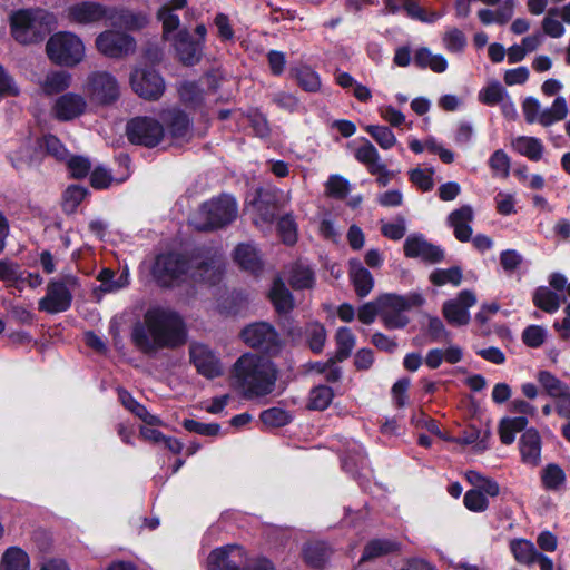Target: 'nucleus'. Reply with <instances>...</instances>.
<instances>
[{
	"label": "nucleus",
	"mask_w": 570,
	"mask_h": 570,
	"mask_svg": "<svg viewBox=\"0 0 570 570\" xmlns=\"http://www.w3.org/2000/svg\"><path fill=\"white\" fill-rule=\"evenodd\" d=\"M532 302L539 309L553 314L560 307L559 295L547 286H539L532 295Z\"/></svg>",
	"instance_id": "473e14b6"
},
{
	"label": "nucleus",
	"mask_w": 570,
	"mask_h": 570,
	"mask_svg": "<svg viewBox=\"0 0 570 570\" xmlns=\"http://www.w3.org/2000/svg\"><path fill=\"white\" fill-rule=\"evenodd\" d=\"M87 90L92 101L101 106L115 104L120 96L117 79L107 71H95L89 75Z\"/></svg>",
	"instance_id": "ddd939ff"
},
{
	"label": "nucleus",
	"mask_w": 570,
	"mask_h": 570,
	"mask_svg": "<svg viewBox=\"0 0 570 570\" xmlns=\"http://www.w3.org/2000/svg\"><path fill=\"white\" fill-rule=\"evenodd\" d=\"M566 473L557 463H549L542 470L541 481L547 490H558L566 482Z\"/></svg>",
	"instance_id": "09e8293b"
},
{
	"label": "nucleus",
	"mask_w": 570,
	"mask_h": 570,
	"mask_svg": "<svg viewBox=\"0 0 570 570\" xmlns=\"http://www.w3.org/2000/svg\"><path fill=\"white\" fill-rule=\"evenodd\" d=\"M289 77L306 92H317L321 89L320 75L307 65L291 67Z\"/></svg>",
	"instance_id": "c756f323"
},
{
	"label": "nucleus",
	"mask_w": 570,
	"mask_h": 570,
	"mask_svg": "<svg viewBox=\"0 0 570 570\" xmlns=\"http://www.w3.org/2000/svg\"><path fill=\"white\" fill-rule=\"evenodd\" d=\"M463 274L460 266H452L449 268H436L430 274V282L435 286H444L452 284L459 286L462 283Z\"/></svg>",
	"instance_id": "79ce46f5"
},
{
	"label": "nucleus",
	"mask_w": 570,
	"mask_h": 570,
	"mask_svg": "<svg viewBox=\"0 0 570 570\" xmlns=\"http://www.w3.org/2000/svg\"><path fill=\"white\" fill-rule=\"evenodd\" d=\"M326 341V330L323 324L315 323L307 331V344L314 354L322 353Z\"/></svg>",
	"instance_id": "bf43d9fd"
},
{
	"label": "nucleus",
	"mask_w": 570,
	"mask_h": 570,
	"mask_svg": "<svg viewBox=\"0 0 570 570\" xmlns=\"http://www.w3.org/2000/svg\"><path fill=\"white\" fill-rule=\"evenodd\" d=\"M334 399V391L331 386L320 384L311 389L308 394L307 410L325 411Z\"/></svg>",
	"instance_id": "c9c22d12"
},
{
	"label": "nucleus",
	"mask_w": 570,
	"mask_h": 570,
	"mask_svg": "<svg viewBox=\"0 0 570 570\" xmlns=\"http://www.w3.org/2000/svg\"><path fill=\"white\" fill-rule=\"evenodd\" d=\"M277 233L285 245L293 246L297 243V224L291 214H285L278 219Z\"/></svg>",
	"instance_id": "8fccbe9b"
},
{
	"label": "nucleus",
	"mask_w": 570,
	"mask_h": 570,
	"mask_svg": "<svg viewBox=\"0 0 570 570\" xmlns=\"http://www.w3.org/2000/svg\"><path fill=\"white\" fill-rule=\"evenodd\" d=\"M88 194V188L83 186L76 184L68 186L62 194V212L67 215L75 214Z\"/></svg>",
	"instance_id": "e433bc0d"
},
{
	"label": "nucleus",
	"mask_w": 570,
	"mask_h": 570,
	"mask_svg": "<svg viewBox=\"0 0 570 570\" xmlns=\"http://www.w3.org/2000/svg\"><path fill=\"white\" fill-rule=\"evenodd\" d=\"M332 554V549L325 541L306 542L302 549L304 562L313 569H323Z\"/></svg>",
	"instance_id": "bb28decb"
},
{
	"label": "nucleus",
	"mask_w": 570,
	"mask_h": 570,
	"mask_svg": "<svg viewBox=\"0 0 570 570\" xmlns=\"http://www.w3.org/2000/svg\"><path fill=\"white\" fill-rule=\"evenodd\" d=\"M191 268L190 257L181 252L167 250L155 256L150 275L161 289H174L180 286Z\"/></svg>",
	"instance_id": "20e7f679"
},
{
	"label": "nucleus",
	"mask_w": 570,
	"mask_h": 570,
	"mask_svg": "<svg viewBox=\"0 0 570 570\" xmlns=\"http://www.w3.org/2000/svg\"><path fill=\"white\" fill-rule=\"evenodd\" d=\"M9 160L12 167L18 171L38 167L41 164V158L38 150L29 146L16 150L9 156Z\"/></svg>",
	"instance_id": "72a5a7b5"
},
{
	"label": "nucleus",
	"mask_w": 570,
	"mask_h": 570,
	"mask_svg": "<svg viewBox=\"0 0 570 570\" xmlns=\"http://www.w3.org/2000/svg\"><path fill=\"white\" fill-rule=\"evenodd\" d=\"M426 334L430 342H448L451 340V333L445 328L443 322L438 316H429Z\"/></svg>",
	"instance_id": "680f3d73"
},
{
	"label": "nucleus",
	"mask_w": 570,
	"mask_h": 570,
	"mask_svg": "<svg viewBox=\"0 0 570 570\" xmlns=\"http://www.w3.org/2000/svg\"><path fill=\"white\" fill-rule=\"evenodd\" d=\"M126 136L132 145L154 148L164 139L165 129L163 124L153 117L137 116L128 120Z\"/></svg>",
	"instance_id": "9d476101"
},
{
	"label": "nucleus",
	"mask_w": 570,
	"mask_h": 570,
	"mask_svg": "<svg viewBox=\"0 0 570 570\" xmlns=\"http://www.w3.org/2000/svg\"><path fill=\"white\" fill-rule=\"evenodd\" d=\"M247 563V553L243 547L227 544L210 551L207 570H245Z\"/></svg>",
	"instance_id": "2eb2a0df"
},
{
	"label": "nucleus",
	"mask_w": 570,
	"mask_h": 570,
	"mask_svg": "<svg viewBox=\"0 0 570 570\" xmlns=\"http://www.w3.org/2000/svg\"><path fill=\"white\" fill-rule=\"evenodd\" d=\"M268 298L275 308V312L282 318V327L287 331L288 334H293V328H286V323L292 324L293 320L289 317V313L295 307V299L291 291L286 287L285 283L281 277H276L273 281L272 287L268 293Z\"/></svg>",
	"instance_id": "a211bd4d"
},
{
	"label": "nucleus",
	"mask_w": 570,
	"mask_h": 570,
	"mask_svg": "<svg viewBox=\"0 0 570 570\" xmlns=\"http://www.w3.org/2000/svg\"><path fill=\"white\" fill-rule=\"evenodd\" d=\"M259 420L266 426L283 428L292 422L293 416L288 411L274 406L262 411Z\"/></svg>",
	"instance_id": "de8ad7c7"
},
{
	"label": "nucleus",
	"mask_w": 570,
	"mask_h": 570,
	"mask_svg": "<svg viewBox=\"0 0 570 570\" xmlns=\"http://www.w3.org/2000/svg\"><path fill=\"white\" fill-rule=\"evenodd\" d=\"M243 342L264 354L275 356L282 350V340L276 328L267 322H255L240 332Z\"/></svg>",
	"instance_id": "1a4fd4ad"
},
{
	"label": "nucleus",
	"mask_w": 570,
	"mask_h": 570,
	"mask_svg": "<svg viewBox=\"0 0 570 570\" xmlns=\"http://www.w3.org/2000/svg\"><path fill=\"white\" fill-rule=\"evenodd\" d=\"M326 194L335 199H344L350 193V183L341 175H331L325 185Z\"/></svg>",
	"instance_id": "4d7b16f0"
},
{
	"label": "nucleus",
	"mask_w": 570,
	"mask_h": 570,
	"mask_svg": "<svg viewBox=\"0 0 570 570\" xmlns=\"http://www.w3.org/2000/svg\"><path fill=\"white\" fill-rule=\"evenodd\" d=\"M568 115V105L566 98L562 96L557 97L550 108H546L539 115L538 121L543 127H549L552 124L563 120Z\"/></svg>",
	"instance_id": "4c0bfd02"
},
{
	"label": "nucleus",
	"mask_w": 570,
	"mask_h": 570,
	"mask_svg": "<svg viewBox=\"0 0 570 570\" xmlns=\"http://www.w3.org/2000/svg\"><path fill=\"white\" fill-rule=\"evenodd\" d=\"M156 18L163 24V36L165 39H167L171 32L180 30V19L178 14L173 12V8L168 4H163L157 10Z\"/></svg>",
	"instance_id": "3c124183"
},
{
	"label": "nucleus",
	"mask_w": 570,
	"mask_h": 570,
	"mask_svg": "<svg viewBox=\"0 0 570 570\" xmlns=\"http://www.w3.org/2000/svg\"><path fill=\"white\" fill-rule=\"evenodd\" d=\"M546 340V331L540 325H529L522 332V342L531 348L540 347Z\"/></svg>",
	"instance_id": "0e129e2a"
},
{
	"label": "nucleus",
	"mask_w": 570,
	"mask_h": 570,
	"mask_svg": "<svg viewBox=\"0 0 570 570\" xmlns=\"http://www.w3.org/2000/svg\"><path fill=\"white\" fill-rule=\"evenodd\" d=\"M39 147L45 149L46 154L53 157L58 161H66L69 157V151L62 141L52 134L43 135L39 141Z\"/></svg>",
	"instance_id": "a18cd8bd"
},
{
	"label": "nucleus",
	"mask_w": 570,
	"mask_h": 570,
	"mask_svg": "<svg viewBox=\"0 0 570 570\" xmlns=\"http://www.w3.org/2000/svg\"><path fill=\"white\" fill-rule=\"evenodd\" d=\"M50 19L51 14L41 9L17 10L10 16L11 36L22 45L38 43L45 39Z\"/></svg>",
	"instance_id": "39448f33"
},
{
	"label": "nucleus",
	"mask_w": 570,
	"mask_h": 570,
	"mask_svg": "<svg viewBox=\"0 0 570 570\" xmlns=\"http://www.w3.org/2000/svg\"><path fill=\"white\" fill-rule=\"evenodd\" d=\"M288 283L294 291L313 289L316 284L315 272L309 265L296 264L291 271Z\"/></svg>",
	"instance_id": "2f4dec72"
},
{
	"label": "nucleus",
	"mask_w": 570,
	"mask_h": 570,
	"mask_svg": "<svg viewBox=\"0 0 570 570\" xmlns=\"http://www.w3.org/2000/svg\"><path fill=\"white\" fill-rule=\"evenodd\" d=\"M443 42L450 52H461L466 46V38L461 30L453 28L445 32Z\"/></svg>",
	"instance_id": "69168bd1"
},
{
	"label": "nucleus",
	"mask_w": 570,
	"mask_h": 570,
	"mask_svg": "<svg viewBox=\"0 0 570 570\" xmlns=\"http://www.w3.org/2000/svg\"><path fill=\"white\" fill-rule=\"evenodd\" d=\"M214 24L217 28V37L222 42L234 40L235 32L226 13L218 12L214 18Z\"/></svg>",
	"instance_id": "338daca9"
},
{
	"label": "nucleus",
	"mask_w": 570,
	"mask_h": 570,
	"mask_svg": "<svg viewBox=\"0 0 570 570\" xmlns=\"http://www.w3.org/2000/svg\"><path fill=\"white\" fill-rule=\"evenodd\" d=\"M189 356L197 373L204 377L213 380L223 374L220 361L206 345L198 344L190 346Z\"/></svg>",
	"instance_id": "6ab92c4d"
},
{
	"label": "nucleus",
	"mask_w": 570,
	"mask_h": 570,
	"mask_svg": "<svg viewBox=\"0 0 570 570\" xmlns=\"http://www.w3.org/2000/svg\"><path fill=\"white\" fill-rule=\"evenodd\" d=\"M181 102L191 109H197L204 104V90L195 81H185L179 88Z\"/></svg>",
	"instance_id": "a19ab883"
},
{
	"label": "nucleus",
	"mask_w": 570,
	"mask_h": 570,
	"mask_svg": "<svg viewBox=\"0 0 570 570\" xmlns=\"http://www.w3.org/2000/svg\"><path fill=\"white\" fill-rule=\"evenodd\" d=\"M188 340V330L183 316L175 309L149 307L142 321L134 323L130 333L132 345L142 354L151 355L159 350H176Z\"/></svg>",
	"instance_id": "f257e3e1"
},
{
	"label": "nucleus",
	"mask_w": 570,
	"mask_h": 570,
	"mask_svg": "<svg viewBox=\"0 0 570 570\" xmlns=\"http://www.w3.org/2000/svg\"><path fill=\"white\" fill-rule=\"evenodd\" d=\"M190 259L199 261L193 268L191 278L202 284L215 286L220 283L225 272L223 257L213 247L203 246L194 249Z\"/></svg>",
	"instance_id": "6e6552de"
},
{
	"label": "nucleus",
	"mask_w": 570,
	"mask_h": 570,
	"mask_svg": "<svg viewBox=\"0 0 570 570\" xmlns=\"http://www.w3.org/2000/svg\"><path fill=\"white\" fill-rule=\"evenodd\" d=\"M365 131L379 144L382 149H391L396 144V137L386 126L368 125Z\"/></svg>",
	"instance_id": "603ef678"
},
{
	"label": "nucleus",
	"mask_w": 570,
	"mask_h": 570,
	"mask_svg": "<svg viewBox=\"0 0 570 570\" xmlns=\"http://www.w3.org/2000/svg\"><path fill=\"white\" fill-rule=\"evenodd\" d=\"M163 121L165 122L169 135L175 138H184L191 126V119L184 110L179 108H171L163 115Z\"/></svg>",
	"instance_id": "c85d7f7f"
},
{
	"label": "nucleus",
	"mask_w": 570,
	"mask_h": 570,
	"mask_svg": "<svg viewBox=\"0 0 570 570\" xmlns=\"http://www.w3.org/2000/svg\"><path fill=\"white\" fill-rule=\"evenodd\" d=\"M464 507L472 512H483L489 507V500L481 490H468L463 498Z\"/></svg>",
	"instance_id": "052dcab7"
},
{
	"label": "nucleus",
	"mask_w": 570,
	"mask_h": 570,
	"mask_svg": "<svg viewBox=\"0 0 570 570\" xmlns=\"http://www.w3.org/2000/svg\"><path fill=\"white\" fill-rule=\"evenodd\" d=\"M476 304V296L470 289L461 291L456 298L449 299L443 304L442 313L450 325L463 326L470 322L469 308Z\"/></svg>",
	"instance_id": "dca6fc26"
},
{
	"label": "nucleus",
	"mask_w": 570,
	"mask_h": 570,
	"mask_svg": "<svg viewBox=\"0 0 570 570\" xmlns=\"http://www.w3.org/2000/svg\"><path fill=\"white\" fill-rule=\"evenodd\" d=\"M489 166L494 173L508 177L510 173V158L503 149H498L490 156Z\"/></svg>",
	"instance_id": "774afa93"
},
{
	"label": "nucleus",
	"mask_w": 570,
	"mask_h": 570,
	"mask_svg": "<svg viewBox=\"0 0 570 570\" xmlns=\"http://www.w3.org/2000/svg\"><path fill=\"white\" fill-rule=\"evenodd\" d=\"M67 17L78 24L96 23L107 17V8L99 2L81 1L68 8Z\"/></svg>",
	"instance_id": "412c9836"
},
{
	"label": "nucleus",
	"mask_w": 570,
	"mask_h": 570,
	"mask_svg": "<svg viewBox=\"0 0 570 570\" xmlns=\"http://www.w3.org/2000/svg\"><path fill=\"white\" fill-rule=\"evenodd\" d=\"M424 302L425 299L420 293H409L407 295L384 293L379 295L383 326L389 331L406 327L410 318L404 312L410 311L412 307H420Z\"/></svg>",
	"instance_id": "423d86ee"
},
{
	"label": "nucleus",
	"mask_w": 570,
	"mask_h": 570,
	"mask_svg": "<svg viewBox=\"0 0 570 570\" xmlns=\"http://www.w3.org/2000/svg\"><path fill=\"white\" fill-rule=\"evenodd\" d=\"M513 148L532 161H539L543 154V144L537 137L520 136L513 141Z\"/></svg>",
	"instance_id": "f704fd0d"
},
{
	"label": "nucleus",
	"mask_w": 570,
	"mask_h": 570,
	"mask_svg": "<svg viewBox=\"0 0 570 570\" xmlns=\"http://www.w3.org/2000/svg\"><path fill=\"white\" fill-rule=\"evenodd\" d=\"M46 51L55 65L75 67L83 59L85 46L78 36L63 31L49 38Z\"/></svg>",
	"instance_id": "0eeeda50"
},
{
	"label": "nucleus",
	"mask_w": 570,
	"mask_h": 570,
	"mask_svg": "<svg viewBox=\"0 0 570 570\" xmlns=\"http://www.w3.org/2000/svg\"><path fill=\"white\" fill-rule=\"evenodd\" d=\"M400 550V543L390 539H372L363 549L360 562H366Z\"/></svg>",
	"instance_id": "7c9ffc66"
},
{
	"label": "nucleus",
	"mask_w": 570,
	"mask_h": 570,
	"mask_svg": "<svg viewBox=\"0 0 570 570\" xmlns=\"http://www.w3.org/2000/svg\"><path fill=\"white\" fill-rule=\"evenodd\" d=\"M114 27L128 31H140L149 22V18L145 12H135L130 9H119L109 17Z\"/></svg>",
	"instance_id": "a878e982"
},
{
	"label": "nucleus",
	"mask_w": 570,
	"mask_h": 570,
	"mask_svg": "<svg viewBox=\"0 0 570 570\" xmlns=\"http://www.w3.org/2000/svg\"><path fill=\"white\" fill-rule=\"evenodd\" d=\"M336 352L333 356L336 361L343 362L347 360L355 346V335L351 328L342 326L335 334Z\"/></svg>",
	"instance_id": "58836bf2"
},
{
	"label": "nucleus",
	"mask_w": 570,
	"mask_h": 570,
	"mask_svg": "<svg viewBox=\"0 0 570 570\" xmlns=\"http://www.w3.org/2000/svg\"><path fill=\"white\" fill-rule=\"evenodd\" d=\"M230 373L234 386L246 400L272 394L278 379V368L271 358L249 352L237 358Z\"/></svg>",
	"instance_id": "f03ea898"
},
{
	"label": "nucleus",
	"mask_w": 570,
	"mask_h": 570,
	"mask_svg": "<svg viewBox=\"0 0 570 570\" xmlns=\"http://www.w3.org/2000/svg\"><path fill=\"white\" fill-rule=\"evenodd\" d=\"M173 47L179 62L186 67L198 65L204 56L202 42H197L187 28L176 32L173 38Z\"/></svg>",
	"instance_id": "f3484780"
},
{
	"label": "nucleus",
	"mask_w": 570,
	"mask_h": 570,
	"mask_svg": "<svg viewBox=\"0 0 570 570\" xmlns=\"http://www.w3.org/2000/svg\"><path fill=\"white\" fill-rule=\"evenodd\" d=\"M238 214L236 198L226 193L213 196L203 202L190 219L195 230L202 233L215 232L230 225Z\"/></svg>",
	"instance_id": "7ed1b4c3"
},
{
	"label": "nucleus",
	"mask_w": 570,
	"mask_h": 570,
	"mask_svg": "<svg viewBox=\"0 0 570 570\" xmlns=\"http://www.w3.org/2000/svg\"><path fill=\"white\" fill-rule=\"evenodd\" d=\"M537 380L547 395L554 400L563 395V393L569 389L564 382L547 370L539 371Z\"/></svg>",
	"instance_id": "ea45409f"
},
{
	"label": "nucleus",
	"mask_w": 570,
	"mask_h": 570,
	"mask_svg": "<svg viewBox=\"0 0 570 570\" xmlns=\"http://www.w3.org/2000/svg\"><path fill=\"white\" fill-rule=\"evenodd\" d=\"M505 94L504 87L499 81H494L480 90L479 100L487 106H495L503 101Z\"/></svg>",
	"instance_id": "6e6d98bb"
},
{
	"label": "nucleus",
	"mask_w": 570,
	"mask_h": 570,
	"mask_svg": "<svg viewBox=\"0 0 570 570\" xmlns=\"http://www.w3.org/2000/svg\"><path fill=\"white\" fill-rule=\"evenodd\" d=\"M181 425L186 431L204 436H216L220 432L218 423H203L193 419H184Z\"/></svg>",
	"instance_id": "13d9d810"
},
{
	"label": "nucleus",
	"mask_w": 570,
	"mask_h": 570,
	"mask_svg": "<svg viewBox=\"0 0 570 570\" xmlns=\"http://www.w3.org/2000/svg\"><path fill=\"white\" fill-rule=\"evenodd\" d=\"M558 14L559 10L557 8H551L548 10L547 16L542 20V30L551 38H560L564 33V27L562 22L553 18Z\"/></svg>",
	"instance_id": "e2e57ef3"
},
{
	"label": "nucleus",
	"mask_w": 570,
	"mask_h": 570,
	"mask_svg": "<svg viewBox=\"0 0 570 570\" xmlns=\"http://www.w3.org/2000/svg\"><path fill=\"white\" fill-rule=\"evenodd\" d=\"M350 279L355 294L360 298L366 297L374 287L373 275L358 261H350Z\"/></svg>",
	"instance_id": "cd10ccee"
},
{
	"label": "nucleus",
	"mask_w": 570,
	"mask_h": 570,
	"mask_svg": "<svg viewBox=\"0 0 570 570\" xmlns=\"http://www.w3.org/2000/svg\"><path fill=\"white\" fill-rule=\"evenodd\" d=\"M510 550L519 563L532 564L538 552L534 544L527 539H513L510 542Z\"/></svg>",
	"instance_id": "c03bdc74"
},
{
	"label": "nucleus",
	"mask_w": 570,
	"mask_h": 570,
	"mask_svg": "<svg viewBox=\"0 0 570 570\" xmlns=\"http://www.w3.org/2000/svg\"><path fill=\"white\" fill-rule=\"evenodd\" d=\"M252 205L263 223L271 224L275 220L278 210V199L275 193L257 189Z\"/></svg>",
	"instance_id": "b1692460"
},
{
	"label": "nucleus",
	"mask_w": 570,
	"mask_h": 570,
	"mask_svg": "<svg viewBox=\"0 0 570 570\" xmlns=\"http://www.w3.org/2000/svg\"><path fill=\"white\" fill-rule=\"evenodd\" d=\"M77 277L69 275L62 279H51L47 286L46 295L39 299L38 309L48 314L67 312L72 304V294L68 285H73Z\"/></svg>",
	"instance_id": "9b49d317"
},
{
	"label": "nucleus",
	"mask_w": 570,
	"mask_h": 570,
	"mask_svg": "<svg viewBox=\"0 0 570 570\" xmlns=\"http://www.w3.org/2000/svg\"><path fill=\"white\" fill-rule=\"evenodd\" d=\"M473 220V210L469 205L461 206L453 210L449 217V225L453 228L454 237L462 243H466L472 238V227L470 223Z\"/></svg>",
	"instance_id": "5701e85b"
},
{
	"label": "nucleus",
	"mask_w": 570,
	"mask_h": 570,
	"mask_svg": "<svg viewBox=\"0 0 570 570\" xmlns=\"http://www.w3.org/2000/svg\"><path fill=\"white\" fill-rule=\"evenodd\" d=\"M70 177L73 179H82L88 176L91 169V163L87 157L72 155L66 160Z\"/></svg>",
	"instance_id": "5fc2aeb1"
},
{
	"label": "nucleus",
	"mask_w": 570,
	"mask_h": 570,
	"mask_svg": "<svg viewBox=\"0 0 570 570\" xmlns=\"http://www.w3.org/2000/svg\"><path fill=\"white\" fill-rule=\"evenodd\" d=\"M2 563L4 570H29L30 560L28 553L19 547H10L6 550Z\"/></svg>",
	"instance_id": "37998d69"
},
{
	"label": "nucleus",
	"mask_w": 570,
	"mask_h": 570,
	"mask_svg": "<svg viewBox=\"0 0 570 570\" xmlns=\"http://www.w3.org/2000/svg\"><path fill=\"white\" fill-rule=\"evenodd\" d=\"M136 39L121 31L105 30L96 38L97 50L108 58H124L136 50Z\"/></svg>",
	"instance_id": "4468645a"
},
{
	"label": "nucleus",
	"mask_w": 570,
	"mask_h": 570,
	"mask_svg": "<svg viewBox=\"0 0 570 570\" xmlns=\"http://www.w3.org/2000/svg\"><path fill=\"white\" fill-rule=\"evenodd\" d=\"M130 86L142 99L158 100L165 91V80L154 68H136L130 73Z\"/></svg>",
	"instance_id": "f8f14e48"
},
{
	"label": "nucleus",
	"mask_w": 570,
	"mask_h": 570,
	"mask_svg": "<svg viewBox=\"0 0 570 570\" xmlns=\"http://www.w3.org/2000/svg\"><path fill=\"white\" fill-rule=\"evenodd\" d=\"M71 76L67 71H52L46 76L43 91L47 95H56L69 88Z\"/></svg>",
	"instance_id": "49530a36"
},
{
	"label": "nucleus",
	"mask_w": 570,
	"mask_h": 570,
	"mask_svg": "<svg viewBox=\"0 0 570 570\" xmlns=\"http://www.w3.org/2000/svg\"><path fill=\"white\" fill-rule=\"evenodd\" d=\"M86 99L75 92H66L57 98L53 105L55 118L59 121H70L85 114Z\"/></svg>",
	"instance_id": "aec40b11"
},
{
	"label": "nucleus",
	"mask_w": 570,
	"mask_h": 570,
	"mask_svg": "<svg viewBox=\"0 0 570 570\" xmlns=\"http://www.w3.org/2000/svg\"><path fill=\"white\" fill-rule=\"evenodd\" d=\"M434 169H422L416 167L409 171V180L422 191H430L434 187L433 181Z\"/></svg>",
	"instance_id": "864d4df0"
},
{
	"label": "nucleus",
	"mask_w": 570,
	"mask_h": 570,
	"mask_svg": "<svg viewBox=\"0 0 570 570\" xmlns=\"http://www.w3.org/2000/svg\"><path fill=\"white\" fill-rule=\"evenodd\" d=\"M233 258L240 269L248 272L252 275L257 276L264 269V263L259 250L252 244H238L234 249Z\"/></svg>",
	"instance_id": "4be33fe9"
},
{
	"label": "nucleus",
	"mask_w": 570,
	"mask_h": 570,
	"mask_svg": "<svg viewBox=\"0 0 570 570\" xmlns=\"http://www.w3.org/2000/svg\"><path fill=\"white\" fill-rule=\"evenodd\" d=\"M519 449L524 463L538 465L541 455V438L539 432L533 428L525 430L519 440Z\"/></svg>",
	"instance_id": "393cba45"
}]
</instances>
